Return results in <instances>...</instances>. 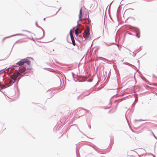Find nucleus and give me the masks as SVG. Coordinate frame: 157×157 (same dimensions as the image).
<instances>
[{
  "instance_id": "f257e3e1",
  "label": "nucleus",
  "mask_w": 157,
  "mask_h": 157,
  "mask_svg": "<svg viewBox=\"0 0 157 157\" xmlns=\"http://www.w3.org/2000/svg\"><path fill=\"white\" fill-rule=\"evenodd\" d=\"M20 75V74L18 72V71L16 70L13 74L10 76L11 79H8L6 80L5 82V83L6 84L9 85V86H10L15 82L17 78Z\"/></svg>"
},
{
  "instance_id": "f03ea898",
  "label": "nucleus",
  "mask_w": 157,
  "mask_h": 157,
  "mask_svg": "<svg viewBox=\"0 0 157 157\" xmlns=\"http://www.w3.org/2000/svg\"><path fill=\"white\" fill-rule=\"evenodd\" d=\"M70 35L72 43L73 45L74 46H75V40H74V37L73 36L72 34V32L71 30L70 32Z\"/></svg>"
},
{
  "instance_id": "7ed1b4c3",
  "label": "nucleus",
  "mask_w": 157,
  "mask_h": 157,
  "mask_svg": "<svg viewBox=\"0 0 157 157\" xmlns=\"http://www.w3.org/2000/svg\"><path fill=\"white\" fill-rule=\"evenodd\" d=\"M89 35L90 33L89 30H86L84 31L83 36L85 38H86L89 37Z\"/></svg>"
},
{
  "instance_id": "20e7f679",
  "label": "nucleus",
  "mask_w": 157,
  "mask_h": 157,
  "mask_svg": "<svg viewBox=\"0 0 157 157\" xmlns=\"http://www.w3.org/2000/svg\"><path fill=\"white\" fill-rule=\"evenodd\" d=\"M30 59H32L31 58H26L24 59V63H25L28 65H29L30 64V61L29 60Z\"/></svg>"
},
{
  "instance_id": "39448f33",
  "label": "nucleus",
  "mask_w": 157,
  "mask_h": 157,
  "mask_svg": "<svg viewBox=\"0 0 157 157\" xmlns=\"http://www.w3.org/2000/svg\"><path fill=\"white\" fill-rule=\"evenodd\" d=\"M81 32V30L79 29L78 28H77L75 30V33L77 36H78V34L80 33Z\"/></svg>"
},
{
  "instance_id": "423d86ee",
  "label": "nucleus",
  "mask_w": 157,
  "mask_h": 157,
  "mask_svg": "<svg viewBox=\"0 0 157 157\" xmlns=\"http://www.w3.org/2000/svg\"><path fill=\"white\" fill-rule=\"evenodd\" d=\"M79 21H82L83 20L82 18V9L81 8L80 10L79 14L78 15Z\"/></svg>"
},
{
  "instance_id": "0eeeda50",
  "label": "nucleus",
  "mask_w": 157,
  "mask_h": 157,
  "mask_svg": "<svg viewBox=\"0 0 157 157\" xmlns=\"http://www.w3.org/2000/svg\"><path fill=\"white\" fill-rule=\"evenodd\" d=\"M24 63V59L21 60L20 61L18 62L17 63V65H18V66H21L23 65Z\"/></svg>"
},
{
  "instance_id": "6e6552de",
  "label": "nucleus",
  "mask_w": 157,
  "mask_h": 157,
  "mask_svg": "<svg viewBox=\"0 0 157 157\" xmlns=\"http://www.w3.org/2000/svg\"><path fill=\"white\" fill-rule=\"evenodd\" d=\"M25 70V67H23L20 69H19V71L20 72L18 71V72L21 74V73H22L24 72ZM21 74L19 75H20Z\"/></svg>"
},
{
  "instance_id": "1a4fd4ad",
  "label": "nucleus",
  "mask_w": 157,
  "mask_h": 157,
  "mask_svg": "<svg viewBox=\"0 0 157 157\" xmlns=\"http://www.w3.org/2000/svg\"><path fill=\"white\" fill-rule=\"evenodd\" d=\"M59 10H56V9L55 8H54L52 9V11H54V10H55V13L56 14V13L58 12V11H59Z\"/></svg>"
},
{
  "instance_id": "9d476101",
  "label": "nucleus",
  "mask_w": 157,
  "mask_h": 157,
  "mask_svg": "<svg viewBox=\"0 0 157 157\" xmlns=\"http://www.w3.org/2000/svg\"><path fill=\"white\" fill-rule=\"evenodd\" d=\"M1 89H3L5 87H6L5 86V85H1V87H0Z\"/></svg>"
},
{
  "instance_id": "9b49d317",
  "label": "nucleus",
  "mask_w": 157,
  "mask_h": 157,
  "mask_svg": "<svg viewBox=\"0 0 157 157\" xmlns=\"http://www.w3.org/2000/svg\"><path fill=\"white\" fill-rule=\"evenodd\" d=\"M150 131L152 133V134L157 139V138H156L155 137V135H154V133H153V132H152L151 130H150Z\"/></svg>"
},
{
  "instance_id": "f8f14e48",
  "label": "nucleus",
  "mask_w": 157,
  "mask_h": 157,
  "mask_svg": "<svg viewBox=\"0 0 157 157\" xmlns=\"http://www.w3.org/2000/svg\"><path fill=\"white\" fill-rule=\"evenodd\" d=\"M136 36L138 38H139L140 37V34L139 33H137L136 34Z\"/></svg>"
},
{
  "instance_id": "ddd939ff",
  "label": "nucleus",
  "mask_w": 157,
  "mask_h": 157,
  "mask_svg": "<svg viewBox=\"0 0 157 157\" xmlns=\"http://www.w3.org/2000/svg\"><path fill=\"white\" fill-rule=\"evenodd\" d=\"M6 39V38H4L3 40H2V42H4V40H5V39Z\"/></svg>"
},
{
  "instance_id": "4468645a",
  "label": "nucleus",
  "mask_w": 157,
  "mask_h": 157,
  "mask_svg": "<svg viewBox=\"0 0 157 157\" xmlns=\"http://www.w3.org/2000/svg\"><path fill=\"white\" fill-rule=\"evenodd\" d=\"M20 34H17L16 35H19Z\"/></svg>"
},
{
  "instance_id": "2eb2a0df",
  "label": "nucleus",
  "mask_w": 157,
  "mask_h": 157,
  "mask_svg": "<svg viewBox=\"0 0 157 157\" xmlns=\"http://www.w3.org/2000/svg\"><path fill=\"white\" fill-rule=\"evenodd\" d=\"M1 84H0V87H1Z\"/></svg>"
}]
</instances>
